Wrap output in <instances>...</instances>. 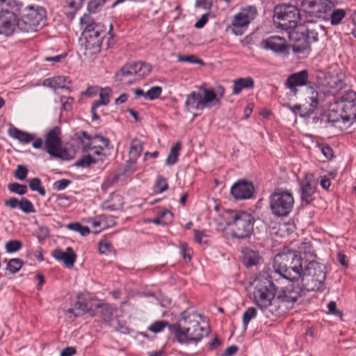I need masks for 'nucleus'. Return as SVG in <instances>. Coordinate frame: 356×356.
<instances>
[{
	"mask_svg": "<svg viewBox=\"0 0 356 356\" xmlns=\"http://www.w3.org/2000/svg\"><path fill=\"white\" fill-rule=\"evenodd\" d=\"M303 15L300 10L291 4H281L274 8V18L279 19L277 27L285 30L292 44L295 53H302L311 50V44L318 40V31L321 25L315 23L314 19L301 20Z\"/></svg>",
	"mask_w": 356,
	"mask_h": 356,
	"instance_id": "1",
	"label": "nucleus"
},
{
	"mask_svg": "<svg viewBox=\"0 0 356 356\" xmlns=\"http://www.w3.org/2000/svg\"><path fill=\"white\" fill-rule=\"evenodd\" d=\"M305 261L296 252L284 250L277 254L273 260L274 273L282 277L291 281L299 282Z\"/></svg>",
	"mask_w": 356,
	"mask_h": 356,
	"instance_id": "2",
	"label": "nucleus"
},
{
	"mask_svg": "<svg viewBox=\"0 0 356 356\" xmlns=\"http://www.w3.org/2000/svg\"><path fill=\"white\" fill-rule=\"evenodd\" d=\"M221 216L225 224L230 227L232 238L245 239L252 234L255 218L250 213L227 209L222 213Z\"/></svg>",
	"mask_w": 356,
	"mask_h": 356,
	"instance_id": "3",
	"label": "nucleus"
},
{
	"mask_svg": "<svg viewBox=\"0 0 356 356\" xmlns=\"http://www.w3.org/2000/svg\"><path fill=\"white\" fill-rule=\"evenodd\" d=\"M81 24L84 26L82 33L85 38L83 44L86 52L85 54L92 55L98 53L101 49L102 40L106 29L104 24L96 23L89 15H84L81 19Z\"/></svg>",
	"mask_w": 356,
	"mask_h": 356,
	"instance_id": "4",
	"label": "nucleus"
},
{
	"mask_svg": "<svg viewBox=\"0 0 356 356\" xmlns=\"http://www.w3.org/2000/svg\"><path fill=\"white\" fill-rule=\"evenodd\" d=\"M356 93L353 90L348 91L342 96L339 101L334 102V106L340 111L336 118H332L334 110H330L327 115V120L333 124H339V129L348 127L356 120Z\"/></svg>",
	"mask_w": 356,
	"mask_h": 356,
	"instance_id": "5",
	"label": "nucleus"
},
{
	"mask_svg": "<svg viewBox=\"0 0 356 356\" xmlns=\"http://www.w3.org/2000/svg\"><path fill=\"white\" fill-rule=\"evenodd\" d=\"M254 300L261 309H266L275 305L276 286L274 284L272 276L268 273H259L254 280Z\"/></svg>",
	"mask_w": 356,
	"mask_h": 356,
	"instance_id": "6",
	"label": "nucleus"
},
{
	"mask_svg": "<svg viewBox=\"0 0 356 356\" xmlns=\"http://www.w3.org/2000/svg\"><path fill=\"white\" fill-rule=\"evenodd\" d=\"M22 6L16 0H0V35L8 37L15 32L17 15Z\"/></svg>",
	"mask_w": 356,
	"mask_h": 356,
	"instance_id": "7",
	"label": "nucleus"
},
{
	"mask_svg": "<svg viewBox=\"0 0 356 356\" xmlns=\"http://www.w3.org/2000/svg\"><path fill=\"white\" fill-rule=\"evenodd\" d=\"M46 10L40 6H28L24 8L19 19H17V27L22 32H36L45 24Z\"/></svg>",
	"mask_w": 356,
	"mask_h": 356,
	"instance_id": "8",
	"label": "nucleus"
},
{
	"mask_svg": "<svg viewBox=\"0 0 356 356\" xmlns=\"http://www.w3.org/2000/svg\"><path fill=\"white\" fill-rule=\"evenodd\" d=\"M170 327L172 334L175 335L177 341L181 344L197 343L209 333V327H202L197 321H190L188 326L184 327H181L178 323Z\"/></svg>",
	"mask_w": 356,
	"mask_h": 356,
	"instance_id": "9",
	"label": "nucleus"
},
{
	"mask_svg": "<svg viewBox=\"0 0 356 356\" xmlns=\"http://www.w3.org/2000/svg\"><path fill=\"white\" fill-rule=\"evenodd\" d=\"M325 269L323 264L316 261H305L300 280L306 291H316L320 289L326 277Z\"/></svg>",
	"mask_w": 356,
	"mask_h": 356,
	"instance_id": "10",
	"label": "nucleus"
},
{
	"mask_svg": "<svg viewBox=\"0 0 356 356\" xmlns=\"http://www.w3.org/2000/svg\"><path fill=\"white\" fill-rule=\"evenodd\" d=\"M294 202L291 191L276 188L269 197V208L275 216L286 217L292 211Z\"/></svg>",
	"mask_w": 356,
	"mask_h": 356,
	"instance_id": "11",
	"label": "nucleus"
},
{
	"mask_svg": "<svg viewBox=\"0 0 356 356\" xmlns=\"http://www.w3.org/2000/svg\"><path fill=\"white\" fill-rule=\"evenodd\" d=\"M200 89L204 93L203 97L202 94L195 91L191 92L186 96L185 106L188 111L203 109L212 106H220V100L213 89L206 88L204 86Z\"/></svg>",
	"mask_w": 356,
	"mask_h": 356,
	"instance_id": "12",
	"label": "nucleus"
},
{
	"mask_svg": "<svg viewBox=\"0 0 356 356\" xmlns=\"http://www.w3.org/2000/svg\"><path fill=\"white\" fill-rule=\"evenodd\" d=\"M43 149L50 156L62 160H70L74 157L73 149L63 147L59 135H46Z\"/></svg>",
	"mask_w": 356,
	"mask_h": 356,
	"instance_id": "13",
	"label": "nucleus"
},
{
	"mask_svg": "<svg viewBox=\"0 0 356 356\" xmlns=\"http://www.w3.org/2000/svg\"><path fill=\"white\" fill-rule=\"evenodd\" d=\"M151 71V65L144 62L126 64L115 73V81L124 82L127 78L135 75H138L139 77H145L147 76Z\"/></svg>",
	"mask_w": 356,
	"mask_h": 356,
	"instance_id": "14",
	"label": "nucleus"
},
{
	"mask_svg": "<svg viewBox=\"0 0 356 356\" xmlns=\"http://www.w3.org/2000/svg\"><path fill=\"white\" fill-rule=\"evenodd\" d=\"M257 15V10L254 6H248L241 8L240 12L235 15L232 22V32L236 35H241L243 33L244 29L247 28L252 20Z\"/></svg>",
	"mask_w": 356,
	"mask_h": 356,
	"instance_id": "15",
	"label": "nucleus"
},
{
	"mask_svg": "<svg viewBox=\"0 0 356 356\" xmlns=\"http://www.w3.org/2000/svg\"><path fill=\"white\" fill-rule=\"evenodd\" d=\"M316 184L313 181V175L307 173L298 181V193L302 206L312 204L316 198Z\"/></svg>",
	"mask_w": 356,
	"mask_h": 356,
	"instance_id": "16",
	"label": "nucleus"
},
{
	"mask_svg": "<svg viewBox=\"0 0 356 356\" xmlns=\"http://www.w3.org/2000/svg\"><path fill=\"white\" fill-rule=\"evenodd\" d=\"M254 187L252 181L241 179L236 181L230 189V193L235 200H248L253 196Z\"/></svg>",
	"mask_w": 356,
	"mask_h": 356,
	"instance_id": "17",
	"label": "nucleus"
},
{
	"mask_svg": "<svg viewBox=\"0 0 356 356\" xmlns=\"http://www.w3.org/2000/svg\"><path fill=\"white\" fill-rule=\"evenodd\" d=\"M261 47L265 49L272 50L277 54L289 55L291 45L287 44L284 38L273 35L261 41ZM292 47V45H291Z\"/></svg>",
	"mask_w": 356,
	"mask_h": 356,
	"instance_id": "18",
	"label": "nucleus"
},
{
	"mask_svg": "<svg viewBox=\"0 0 356 356\" xmlns=\"http://www.w3.org/2000/svg\"><path fill=\"white\" fill-rule=\"evenodd\" d=\"M309 74L307 70L296 72L289 75L286 81L285 86L292 94L296 95L298 92L297 87L307 86L312 87V83L308 81Z\"/></svg>",
	"mask_w": 356,
	"mask_h": 356,
	"instance_id": "19",
	"label": "nucleus"
},
{
	"mask_svg": "<svg viewBox=\"0 0 356 356\" xmlns=\"http://www.w3.org/2000/svg\"><path fill=\"white\" fill-rule=\"evenodd\" d=\"M52 256L68 268L74 266L76 259V254L71 247L67 248L65 251L58 248L55 249L52 252Z\"/></svg>",
	"mask_w": 356,
	"mask_h": 356,
	"instance_id": "20",
	"label": "nucleus"
},
{
	"mask_svg": "<svg viewBox=\"0 0 356 356\" xmlns=\"http://www.w3.org/2000/svg\"><path fill=\"white\" fill-rule=\"evenodd\" d=\"M114 310L113 307L108 303H99L95 305L91 315L98 317L104 323H108L113 319Z\"/></svg>",
	"mask_w": 356,
	"mask_h": 356,
	"instance_id": "21",
	"label": "nucleus"
},
{
	"mask_svg": "<svg viewBox=\"0 0 356 356\" xmlns=\"http://www.w3.org/2000/svg\"><path fill=\"white\" fill-rule=\"evenodd\" d=\"M310 102L308 107H303L300 104H296L293 107H291L292 111L303 118L309 117L312 113H314L315 109L317 108L318 102V92L316 91L312 92V96L309 97Z\"/></svg>",
	"mask_w": 356,
	"mask_h": 356,
	"instance_id": "22",
	"label": "nucleus"
},
{
	"mask_svg": "<svg viewBox=\"0 0 356 356\" xmlns=\"http://www.w3.org/2000/svg\"><path fill=\"white\" fill-rule=\"evenodd\" d=\"M333 7L334 3L330 0H317L309 19H314L317 23L316 19L323 17V15L330 11Z\"/></svg>",
	"mask_w": 356,
	"mask_h": 356,
	"instance_id": "23",
	"label": "nucleus"
},
{
	"mask_svg": "<svg viewBox=\"0 0 356 356\" xmlns=\"http://www.w3.org/2000/svg\"><path fill=\"white\" fill-rule=\"evenodd\" d=\"M292 282L291 284L285 286L282 290L289 294L295 302H297L299 298L305 295V291L306 289L302 284H296L297 282Z\"/></svg>",
	"mask_w": 356,
	"mask_h": 356,
	"instance_id": "24",
	"label": "nucleus"
},
{
	"mask_svg": "<svg viewBox=\"0 0 356 356\" xmlns=\"http://www.w3.org/2000/svg\"><path fill=\"white\" fill-rule=\"evenodd\" d=\"M242 262L248 268L256 266L259 263L261 257L259 252L249 248L243 250Z\"/></svg>",
	"mask_w": 356,
	"mask_h": 356,
	"instance_id": "25",
	"label": "nucleus"
},
{
	"mask_svg": "<svg viewBox=\"0 0 356 356\" xmlns=\"http://www.w3.org/2000/svg\"><path fill=\"white\" fill-rule=\"evenodd\" d=\"M254 82L252 77L238 78L233 81V94L238 95L243 89H250L254 87Z\"/></svg>",
	"mask_w": 356,
	"mask_h": 356,
	"instance_id": "26",
	"label": "nucleus"
},
{
	"mask_svg": "<svg viewBox=\"0 0 356 356\" xmlns=\"http://www.w3.org/2000/svg\"><path fill=\"white\" fill-rule=\"evenodd\" d=\"M274 302L275 307L280 308L281 307H284L286 309L292 308L294 303H296L293 298L282 290L278 292Z\"/></svg>",
	"mask_w": 356,
	"mask_h": 356,
	"instance_id": "27",
	"label": "nucleus"
},
{
	"mask_svg": "<svg viewBox=\"0 0 356 356\" xmlns=\"http://www.w3.org/2000/svg\"><path fill=\"white\" fill-rule=\"evenodd\" d=\"M82 6V0H66V6L65 7V14L67 18L72 19L74 15Z\"/></svg>",
	"mask_w": 356,
	"mask_h": 356,
	"instance_id": "28",
	"label": "nucleus"
},
{
	"mask_svg": "<svg viewBox=\"0 0 356 356\" xmlns=\"http://www.w3.org/2000/svg\"><path fill=\"white\" fill-rule=\"evenodd\" d=\"M66 77L63 76H58L52 78L46 79L43 81V86L53 88H65Z\"/></svg>",
	"mask_w": 356,
	"mask_h": 356,
	"instance_id": "29",
	"label": "nucleus"
},
{
	"mask_svg": "<svg viewBox=\"0 0 356 356\" xmlns=\"http://www.w3.org/2000/svg\"><path fill=\"white\" fill-rule=\"evenodd\" d=\"M181 147V143L180 141H177L174 145L171 147L170 153L168 154L165 160V164L167 165H172L177 162Z\"/></svg>",
	"mask_w": 356,
	"mask_h": 356,
	"instance_id": "30",
	"label": "nucleus"
},
{
	"mask_svg": "<svg viewBox=\"0 0 356 356\" xmlns=\"http://www.w3.org/2000/svg\"><path fill=\"white\" fill-rule=\"evenodd\" d=\"M99 92V99L93 102L95 108H98L100 106H106L110 102V94L111 92L110 88H100Z\"/></svg>",
	"mask_w": 356,
	"mask_h": 356,
	"instance_id": "31",
	"label": "nucleus"
},
{
	"mask_svg": "<svg viewBox=\"0 0 356 356\" xmlns=\"http://www.w3.org/2000/svg\"><path fill=\"white\" fill-rule=\"evenodd\" d=\"M143 150V143L137 140H133L129 149L130 159H132V163H136V159L140 156Z\"/></svg>",
	"mask_w": 356,
	"mask_h": 356,
	"instance_id": "32",
	"label": "nucleus"
},
{
	"mask_svg": "<svg viewBox=\"0 0 356 356\" xmlns=\"http://www.w3.org/2000/svg\"><path fill=\"white\" fill-rule=\"evenodd\" d=\"M316 1L317 0H300V10L305 15V20L309 19Z\"/></svg>",
	"mask_w": 356,
	"mask_h": 356,
	"instance_id": "33",
	"label": "nucleus"
},
{
	"mask_svg": "<svg viewBox=\"0 0 356 356\" xmlns=\"http://www.w3.org/2000/svg\"><path fill=\"white\" fill-rule=\"evenodd\" d=\"M74 307L76 309V312L74 314V318L79 317L84 314L89 312L91 309L88 302L86 300H77L74 303Z\"/></svg>",
	"mask_w": 356,
	"mask_h": 356,
	"instance_id": "34",
	"label": "nucleus"
},
{
	"mask_svg": "<svg viewBox=\"0 0 356 356\" xmlns=\"http://www.w3.org/2000/svg\"><path fill=\"white\" fill-rule=\"evenodd\" d=\"M257 311L254 307H248L246 309L243 314V327L245 330L250 321L256 318Z\"/></svg>",
	"mask_w": 356,
	"mask_h": 356,
	"instance_id": "35",
	"label": "nucleus"
},
{
	"mask_svg": "<svg viewBox=\"0 0 356 356\" xmlns=\"http://www.w3.org/2000/svg\"><path fill=\"white\" fill-rule=\"evenodd\" d=\"M29 186L32 191L38 192L41 196L46 195V191L42 186V181L38 177L30 179L29 180Z\"/></svg>",
	"mask_w": 356,
	"mask_h": 356,
	"instance_id": "36",
	"label": "nucleus"
},
{
	"mask_svg": "<svg viewBox=\"0 0 356 356\" xmlns=\"http://www.w3.org/2000/svg\"><path fill=\"white\" fill-rule=\"evenodd\" d=\"M67 228L79 232L82 236H86L90 233V229L87 226H83L80 222H75L67 225Z\"/></svg>",
	"mask_w": 356,
	"mask_h": 356,
	"instance_id": "37",
	"label": "nucleus"
},
{
	"mask_svg": "<svg viewBox=\"0 0 356 356\" xmlns=\"http://www.w3.org/2000/svg\"><path fill=\"white\" fill-rule=\"evenodd\" d=\"M346 13L343 9H334L330 14V23L333 26L339 24L346 17Z\"/></svg>",
	"mask_w": 356,
	"mask_h": 356,
	"instance_id": "38",
	"label": "nucleus"
},
{
	"mask_svg": "<svg viewBox=\"0 0 356 356\" xmlns=\"http://www.w3.org/2000/svg\"><path fill=\"white\" fill-rule=\"evenodd\" d=\"M97 160L94 159L90 154L83 155L74 164L76 167L88 168L93 163H96Z\"/></svg>",
	"mask_w": 356,
	"mask_h": 356,
	"instance_id": "39",
	"label": "nucleus"
},
{
	"mask_svg": "<svg viewBox=\"0 0 356 356\" xmlns=\"http://www.w3.org/2000/svg\"><path fill=\"white\" fill-rule=\"evenodd\" d=\"M174 324H170L167 321H158L154 322L149 327L148 330L154 333H158L163 330V329L165 327H168L170 332L172 333L171 327Z\"/></svg>",
	"mask_w": 356,
	"mask_h": 356,
	"instance_id": "40",
	"label": "nucleus"
},
{
	"mask_svg": "<svg viewBox=\"0 0 356 356\" xmlns=\"http://www.w3.org/2000/svg\"><path fill=\"white\" fill-rule=\"evenodd\" d=\"M84 138L87 139H92L95 138V140H98L101 143V144H99V147L100 149H112L113 146L111 145L110 140L102 136L101 135H94V137H92V135H82Z\"/></svg>",
	"mask_w": 356,
	"mask_h": 356,
	"instance_id": "41",
	"label": "nucleus"
},
{
	"mask_svg": "<svg viewBox=\"0 0 356 356\" xmlns=\"http://www.w3.org/2000/svg\"><path fill=\"white\" fill-rule=\"evenodd\" d=\"M23 265V261L19 258L11 259L7 264L6 269L10 273H16L18 272Z\"/></svg>",
	"mask_w": 356,
	"mask_h": 356,
	"instance_id": "42",
	"label": "nucleus"
},
{
	"mask_svg": "<svg viewBox=\"0 0 356 356\" xmlns=\"http://www.w3.org/2000/svg\"><path fill=\"white\" fill-rule=\"evenodd\" d=\"M162 92V88L160 86L151 87L145 94V99L150 101L158 99Z\"/></svg>",
	"mask_w": 356,
	"mask_h": 356,
	"instance_id": "43",
	"label": "nucleus"
},
{
	"mask_svg": "<svg viewBox=\"0 0 356 356\" xmlns=\"http://www.w3.org/2000/svg\"><path fill=\"white\" fill-rule=\"evenodd\" d=\"M8 188L10 192L20 195H25L27 193V186L17 182L8 184Z\"/></svg>",
	"mask_w": 356,
	"mask_h": 356,
	"instance_id": "44",
	"label": "nucleus"
},
{
	"mask_svg": "<svg viewBox=\"0 0 356 356\" xmlns=\"http://www.w3.org/2000/svg\"><path fill=\"white\" fill-rule=\"evenodd\" d=\"M19 209L25 213L35 212L33 203L26 197H22L20 200Z\"/></svg>",
	"mask_w": 356,
	"mask_h": 356,
	"instance_id": "45",
	"label": "nucleus"
},
{
	"mask_svg": "<svg viewBox=\"0 0 356 356\" xmlns=\"http://www.w3.org/2000/svg\"><path fill=\"white\" fill-rule=\"evenodd\" d=\"M177 60L179 62H186V63H195V64H200L201 65H203L204 61L198 58L195 55H178L177 56Z\"/></svg>",
	"mask_w": 356,
	"mask_h": 356,
	"instance_id": "46",
	"label": "nucleus"
},
{
	"mask_svg": "<svg viewBox=\"0 0 356 356\" xmlns=\"http://www.w3.org/2000/svg\"><path fill=\"white\" fill-rule=\"evenodd\" d=\"M168 188V184L166 179L163 176H159L154 185V192L156 193H161L165 191Z\"/></svg>",
	"mask_w": 356,
	"mask_h": 356,
	"instance_id": "47",
	"label": "nucleus"
},
{
	"mask_svg": "<svg viewBox=\"0 0 356 356\" xmlns=\"http://www.w3.org/2000/svg\"><path fill=\"white\" fill-rule=\"evenodd\" d=\"M22 247V243L19 240L8 241L6 245L5 248L8 253H13L19 250Z\"/></svg>",
	"mask_w": 356,
	"mask_h": 356,
	"instance_id": "48",
	"label": "nucleus"
},
{
	"mask_svg": "<svg viewBox=\"0 0 356 356\" xmlns=\"http://www.w3.org/2000/svg\"><path fill=\"white\" fill-rule=\"evenodd\" d=\"M172 213L168 211V210H165V211H163L161 215L159 216V217L156 218H154L152 220V222L154 224H157V225H166L167 224V222L165 221H163L162 220L163 218H166V219L168 220V221H171L172 220Z\"/></svg>",
	"mask_w": 356,
	"mask_h": 356,
	"instance_id": "49",
	"label": "nucleus"
},
{
	"mask_svg": "<svg viewBox=\"0 0 356 356\" xmlns=\"http://www.w3.org/2000/svg\"><path fill=\"white\" fill-rule=\"evenodd\" d=\"M105 3L104 0H90L88 3V10L90 13H95Z\"/></svg>",
	"mask_w": 356,
	"mask_h": 356,
	"instance_id": "50",
	"label": "nucleus"
},
{
	"mask_svg": "<svg viewBox=\"0 0 356 356\" xmlns=\"http://www.w3.org/2000/svg\"><path fill=\"white\" fill-rule=\"evenodd\" d=\"M328 84L330 86V89L327 90L325 92L334 94L335 92H337L342 88L343 82L341 79L334 78L332 81V83L329 82Z\"/></svg>",
	"mask_w": 356,
	"mask_h": 356,
	"instance_id": "51",
	"label": "nucleus"
},
{
	"mask_svg": "<svg viewBox=\"0 0 356 356\" xmlns=\"http://www.w3.org/2000/svg\"><path fill=\"white\" fill-rule=\"evenodd\" d=\"M317 146L325 159H331L334 156L332 149L327 144L318 143Z\"/></svg>",
	"mask_w": 356,
	"mask_h": 356,
	"instance_id": "52",
	"label": "nucleus"
},
{
	"mask_svg": "<svg viewBox=\"0 0 356 356\" xmlns=\"http://www.w3.org/2000/svg\"><path fill=\"white\" fill-rule=\"evenodd\" d=\"M29 170L26 166L19 165L15 172V177L19 180H24L28 175Z\"/></svg>",
	"mask_w": 356,
	"mask_h": 356,
	"instance_id": "53",
	"label": "nucleus"
},
{
	"mask_svg": "<svg viewBox=\"0 0 356 356\" xmlns=\"http://www.w3.org/2000/svg\"><path fill=\"white\" fill-rule=\"evenodd\" d=\"M112 245L106 241H101L99 243V251L101 254H107L112 251Z\"/></svg>",
	"mask_w": 356,
	"mask_h": 356,
	"instance_id": "54",
	"label": "nucleus"
},
{
	"mask_svg": "<svg viewBox=\"0 0 356 356\" xmlns=\"http://www.w3.org/2000/svg\"><path fill=\"white\" fill-rule=\"evenodd\" d=\"M195 240L196 242L200 244H207L208 243V235L204 234V232H200L197 230H195Z\"/></svg>",
	"mask_w": 356,
	"mask_h": 356,
	"instance_id": "55",
	"label": "nucleus"
},
{
	"mask_svg": "<svg viewBox=\"0 0 356 356\" xmlns=\"http://www.w3.org/2000/svg\"><path fill=\"white\" fill-rule=\"evenodd\" d=\"M70 184V180L63 179L55 181L53 184V188L56 191H62L67 188Z\"/></svg>",
	"mask_w": 356,
	"mask_h": 356,
	"instance_id": "56",
	"label": "nucleus"
},
{
	"mask_svg": "<svg viewBox=\"0 0 356 356\" xmlns=\"http://www.w3.org/2000/svg\"><path fill=\"white\" fill-rule=\"evenodd\" d=\"M136 163H132V159H130L127 164H126L124 167L123 174L126 176L132 175L136 170Z\"/></svg>",
	"mask_w": 356,
	"mask_h": 356,
	"instance_id": "57",
	"label": "nucleus"
},
{
	"mask_svg": "<svg viewBox=\"0 0 356 356\" xmlns=\"http://www.w3.org/2000/svg\"><path fill=\"white\" fill-rule=\"evenodd\" d=\"M22 144H28L34 140L35 135H10Z\"/></svg>",
	"mask_w": 356,
	"mask_h": 356,
	"instance_id": "58",
	"label": "nucleus"
},
{
	"mask_svg": "<svg viewBox=\"0 0 356 356\" xmlns=\"http://www.w3.org/2000/svg\"><path fill=\"white\" fill-rule=\"evenodd\" d=\"M327 309L330 313H331L332 314L339 316H342L343 315L342 312L340 310L337 309V303L334 301H330L327 304Z\"/></svg>",
	"mask_w": 356,
	"mask_h": 356,
	"instance_id": "59",
	"label": "nucleus"
},
{
	"mask_svg": "<svg viewBox=\"0 0 356 356\" xmlns=\"http://www.w3.org/2000/svg\"><path fill=\"white\" fill-rule=\"evenodd\" d=\"M195 6L210 10L212 2L211 0H196Z\"/></svg>",
	"mask_w": 356,
	"mask_h": 356,
	"instance_id": "60",
	"label": "nucleus"
},
{
	"mask_svg": "<svg viewBox=\"0 0 356 356\" xmlns=\"http://www.w3.org/2000/svg\"><path fill=\"white\" fill-rule=\"evenodd\" d=\"M20 200L19 201L16 197H10L6 200L4 202L5 206L11 209L19 208Z\"/></svg>",
	"mask_w": 356,
	"mask_h": 356,
	"instance_id": "61",
	"label": "nucleus"
},
{
	"mask_svg": "<svg viewBox=\"0 0 356 356\" xmlns=\"http://www.w3.org/2000/svg\"><path fill=\"white\" fill-rule=\"evenodd\" d=\"M99 90L100 88L99 87L90 86L88 87L84 92H83V95L87 97H93L98 94Z\"/></svg>",
	"mask_w": 356,
	"mask_h": 356,
	"instance_id": "62",
	"label": "nucleus"
},
{
	"mask_svg": "<svg viewBox=\"0 0 356 356\" xmlns=\"http://www.w3.org/2000/svg\"><path fill=\"white\" fill-rule=\"evenodd\" d=\"M76 353V349L73 346L65 348L60 353V356H73Z\"/></svg>",
	"mask_w": 356,
	"mask_h": 356,
	"instance_id": "63",
	"label": "nucleus"
},
{
	"mask_svg": "<svg viewBox=\"0 0 356 356\" xmlns=\"http://www.w3.org/2000/svg\"><path fill=\"white\" fill-rule=\"evenodd\" d=\"M238 351V347L236 346H231L227 348L220 356H233Z\"/></svg>",
	"mask_w": 356,
	"mask_h": 356,
	"instance_id": "64",
	"label": "nucleus"
}]
</instances>
